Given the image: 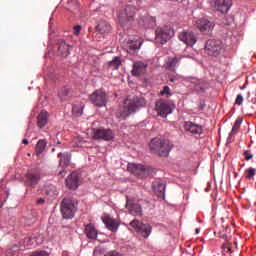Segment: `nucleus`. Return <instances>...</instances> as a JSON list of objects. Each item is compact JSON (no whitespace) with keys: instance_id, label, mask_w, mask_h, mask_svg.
I'll use <instances>...</instances> for the list:
<instances>
[{"instance_id":"f257e3e1","label":"nucleus","mask_w":256,"mask_h":256,"mask_svg":"<svg viewBox=\"0 0 256 256\" xmlns=\"http://www.w3.org/2000/svg\"><path fill=\"white\" fill-rule=\"evenodd\" d=\"M146 105V101L143 97H133L124 100L123 107L119 110V117L126 119L131 114L135 113L139 108H143Z\"/></svg>"},{"instance_id":"f03ea898","label":"nucleus","mask_w":256,"mask_h":256,"mask_svg":"<svg viewBox=\"0 0 256 256\" xmlns=\"http://www.w3.org/2000/svg\"><path fill=\"white\" fill-rule=\"evenodd\" d=\"M172 148L173 144L170 142V140H160L159 138H153L150 142V149L162 157H168Z\"/></svg>"},{"instance_id":"7ed1b4c3","label":"nucleus","mask_w":256,"mask_h":256,"mask_svg":"<svg viewBox=\"0 0 256 256\" xmlns=\"http://www.w3.org/2000/svg\"><path fill=\"white\" fill-rule=\"evenodd\" d=\"M136 13V8L134 6L128 5L122 11L119 12L118 20L119 24L123 28H129L134 21Z\"/></svg>"},{"instance_id":"20e7f679","label":"nucleus","mask_w":256,"mask_h":256,"mask_svg":"<svg viewBox=\"0 0 256 256\" xmlns=\"http://www.w3.org/2000/svg\"><path fill=\"white\" fill-rule=\"evenodd\" d=\"M77 211L75 201L72 198H64L60 205V212L64 219H72Z\"/></svg>"},{"instance_id":"39448f33","label":"nucleus","mask_w":256,"mask_h":256,"mask_svg":"<svg viewBox=\"0 0 256 256\" xmlns=\"http://www.w3.org/2000/svg\"><path fill=\"white\" fill-rule=\"evenodd\" d=\"M128 171L135 174L138 177L145 178L154 174V170L150 166H144L141 164H128Z\"/></svg>"},{"instance_id":"423d86ee","label":"nucleus","mask_w":256,"mask_h":256,"mask_svg":"<svg viewBox=\"0 0 256 256\" xmlns=\"http://www.w3.org/2000/svg\"><path fill=\"white\" fill-rule=\"evenodd\" d=\"M130 226L143 238H149L152 232V226L148 223H143L137 219H134L130 222Z\"/></svg>"},{"instance_id":"0eeeda50","label":"nucleus","mask_w":256,"mask_h":256,"mask_svg":"<svg viewBox=\"0 0 256 256\" xmlns=\"http://www.w3.org/2000/svg\"><path fill=\"white\" fill-rule=\"evenodd\" d=\"M89 100L94 106L98 108H103L107 105L109 97L107 96V93H105V91L96 90L89 96Z\"/></svg>"},{"instance_id":"6e6552de","label":"nucleus","mask_w":256,"mask_h":256,"mask_svg":"<svg viewBox=\"0 0 256 256\" xmlns=\"http://www.w3.org/2000/svg\"><path fill=\"white\" fill-rule=\"evenodd\" d=\"M93 139L104 140V141H113V139H115V132L111 129L94 128L93 129Z\"/></svg>"},{"instance_id":"1a4fd4ad","label":"nucleus","mask_w":256,"mask_h":256,"mask_svg":"<svg viewBox=\"0 0 256 256\" xmlns=\"http://www.w3.org/2000/svg\"><path fill=\"white\" fill-rule=\"evenodd\" d=\"M174 36V31L170 27L156 29V42L160 44L167 43Z\"/></svg>"},{"instance_id":"9d476101","label":"nucleus","mask_w":256,"mask_h":256,"mask_svg":"<svg viewBox=\"0 0 256 256\" xmlns=\"http://www.w3.org/2000/svg\"><path fill=\"white\" fill-rule=\"evenodd\" d=\"M222 50V43L220 40H207L205 45V52L209 56L217 57Z\"/></svg>"},{"instance_id":"9b49d317","label":"nucleus","mask_w":256,"mask_h":256,"mask_svg":"<svg viewBox=\"0 0 256 256\" xmlns=\"http://www.w3.org/2000/svg\"><path fill=\"white\" fill-rule=\"evenodd\" d=\"M195 25L200 30V32L205 35L211 33L215 27V24L207 18H200L196 20Z\"/></svg>"},{"instance_id":"f8f14e48","label":"nucleus","mask_w":256,"mask_h":256,"mask_svg":"<svg viewBox=\"0 0 256 256\" xmlns=\"http://www.w3.org/2000/svg\"><path fill=\"white\" fill-rule=\"evenodd\" d=\"M178 39L187 46H194L197 43V36L190 30H184L178 34Z\"/></svg>"},{"instance_id":"ddd939ff","label":"nucleus","mask_w":256,"mask_h":256,"mask_svg":"<svg viewBox=\"0 0 256 256\" xmlns=\"http://www.w3.org/2000/svg\"><path fill=\"white\" fill-rule=\"evenodd\" d=\"M172 111L173 109L167 101L160 100L156 102V112L158 116L166 118L168 115L172 114Z\"/></svg>"},{"instance_id":"4468645a","label":"nucleus","mask_w":256,"mask_h":256,"mask_svg":"<svg viewBox=\"0 0 256 256\" xmlns=\"http://www.w3.org/2000/svg\"><path fill=\"white\" fill-rule=\"evenodd\" d=\"M66 186L72 191H76L81 184V176L73 172L65 180Z\"/></svg>"},{"instance_id":"2eb2a0df","label":"nucleus","mask_w":256,"mask_h":256,"mask_svg":"<svg viewBox=\"0 0 256 256\" xmlns=\"http://www.w3.org/2000/svg\"><path fill=\"white\" fill-rule=\"evenodd\" d=\"M41 179V174L36 170H30L25 175V184L30 187H35Z\"/></svg>"},{"instance_id":"dca6fc26","label":"nucleus","mask_w":256,"mask_h":256,"mask_svg":"<svg viewBox=\"0 0 256 256\" xmlns=\"http://www.w3.org/2000/svg\"><path fill=\"white\" fill-rule=\"evenodd\" d=\"M102 221L106 228L112 233H116L118 231L120 223L115 218L111 217L110 215H104L102 217Z\"/></svg>"},{"instance_id":"f3484780","label":"nucleus","mask_w":256,"mask_h":256,"mask_svg":"<svg viewBox=\"0 0 256 256\" xmlns=\"http://www.w3.org/2000/svg\"><path fill=\"white\" fill-rule=\"evenodd\" d=\"M184 130L192 135H201L203 133V126L192 121H185Z\"/></svg>"},{"instance_id":"a211bd4d","label":"nucleus","mask_w":256,"mask_h":256,"mask_svg":"<svg viewBox=\"0 0 256 256\" xmlns=\"http://www.w3.org/2000/svg\"><path fill=\"white\" fill-rule=\"evenodd\" d=\"M231 6V0H214V9L222 14H226Z\"/></svg>"},{"instance_id":"6ab92c4d","label":"nucleus","mask_w":256,"mask_h":256,"mask_svg":"<svg viewBox=\"0 0 256 256\" xmlns=\"http://www.w3.org/2000/svg\"><path fill=\"white\" fill-rule=\"evenodd\" d=\"M186 80L190 82L192 85H194L195 91H204L209 87L208 83L203 79H198L196 77H188Z\"/></svg>"},{"instance_id":"aec40b11","label":"nucleus","mask_w":256,"mask_h":256,"mask_svg":"<svg viewBox=\"0 0 256 256\" xmlns=\"http://www.w3.org/2000/svg\"><path fill=\"white\" fill-rule=\"evenodd\" d=\"M148 64L142 61H137L133 64V69L131 71L132 75L139 77L146 73Z\"/></svg>"},{"instance_id":"412c9836","label":"nucleus","mask_w":256,"mask_h":256,"mask_svg":"<svg viewBox=\"0 0 256 256\" xmlns=\"http://www.w3.org/2000/svg\"><path fill=\"white\" fill-rule=\"evenodd\" d=\"M184 57H173L171 59H169V61L167 62V68L170 70V71H173V72H176L177 71V68L180 66V65H183L185 64L184 62Z\"/></svg>"},{"instance_id":"4be33fe9","label":"nucleus","mask_w":256,"mask_h":256,"mask_svg":"<svg viewBox=\"0 0 256 256\" xmlns=\"http://www.w3.org/2000/svg\"><path fill=\"white\" fill-rule=\"evenodd\" d=\"M84 233L90 240H96L98 238V230L93 223L85 225Z\"/></svg>"},{"instance_id":"5701e85b","label":"nucleus","mask_w":256,"mask_h":256,"mask_svg":"<svg viewBox=\"0 0 256 256\" xmlns=\"http://www.w3.org/2000/svg\"><path fill=\"white\" fill-rule=\"evenodd\" d=\"M142 42L140 40H128L124 49L127 53L134 54L140 49Z\"/></svg>"},{"instance_id":"b1692460","label":"nucleus","mask_w":256,"mask_h":256,"mask_svg":"<svg viewBox=\"0 0 256 256\" xmlns=\"http://www.w3.org/2000/svg\"><path fill=\"white\" fill-rule=\"evenodd\" d=\"M126 209H128L130 214L133 216H141L142 215V208L139 204H132L129 201H127Z\"/></svg>"},{"instance_id":"393cba45","label":"nucleus","mask_w":256,"mask_h":256,"mask_svg":"<svg viewBox=\"0 0 256 256\" xmlns=\"http://www.w3.org/2000/svg\"><path fill=\"white\" fill-rule=\"evenodd\" d=\"M49 114L47 111H41L37 118V125L40 129L44 128L48 122Z\"/></svg>"},{"instance_id":"a878e982","label":"nucleus","mask_w":256,"mask_h":256,"mask_svg":"<svg viewBox=\"0 0 256 256\" xmlns=\"http://www.w3.org/2000/svg\"><path fill=\"white\" fill-rule=\"evenodd\" d=\"M58 52L62 57H67L70 54V46L64 42V40H60L58 42Z\"/></svg>"},{"instance_id":"bb28decb","label":"nucleus","mask_w":256,"mask_h":256,"mask_svg":"<svg viewBox=\"0 0 256 256\" xmlns=\"http://www.w3.org/2000/svg\"><path fill=\"white\" fill-rule=\"evenodd\" d=\"M97 31L101 34L111 32V24L107 21H100L96 27Z\"/></svg>"},{"instance_id":"cd10ccee","label":"nucleus","mask_w":256,"mask_h":256,"mask_svg":"<svg viewBox=\"0 0 256 256\" xmlns=\"http://www.w3.org/2000/svg\"><path fill=\"white\" fill-rule=\"evenodd\" d=\"M153 187L158 197H164L166 189V185L164 183L158 182L154 184Z\"/></svg>"},{"instance_id":"c85d7f7f","label":"nucleus","mask_w":256,"mask_h":256,"mask_svg":"<svg viewBox=\"0 0 256 256\" xmlns=\"http://www.w3.org/2000/svg\"><path fill=\"white\" fill-rule=\"evenodd\" d=\"M58 158H60V166L62 167H67L70 164L71 160V155L66 153V154H58Z\"/></svg>"},{"instance_id":"c756f323","label":"nucleus","mask_w":256,"mask_h":256,"mask_svg":"<svg viewBox=\"0 0 256 256\" xmlns=\"http://www.w3.org/2000/svg\"><path fill=\"white\" fill-rule=\"evenodd\" d=\"M85 106L83 104H75L72 106V114L76 117H80L83 115V110Z\"/></svg>"},{"instance_id":"7c9ffc66","label":"nucleus","mask_w":256,"mask_h":256,"mask_svg":"<svg viewBox=\"0 0 256 256\" xmlns=\"http://www.w3.org/2000/svg\"><path fill=\"white\" fill-rule=\"evenodd\" d=\"M47 146L46 140H39V142L36 144L35 153L37 156L41 155L45 148Z\"/></svg>"},{"instance_id":"2f4dec72","label":"nucleus","mask_w":256,"mask_h":256,"mask_svg":"<svg viewBox=\"0 0 256 256\" xmlns=\"http://www.w3.org/2000/svg\"><path fill=\"white\" fill-rule=\"evenodd\" d=\"M70 95V89L67 87H62L60 91H58V98L62 101H67L68 97Z\"/></svg>"},{"instance_id":"473e14b6","label":"nucleus","mask_w":256,"mask_h":256,"mask_svg":"<svg viewBox=\"0 0 256 256\" xmlns=\"http://www.w3.org/2000/svg\"><path fill=\"white\" fill-rule=\"evenodd\" d=\"M241 123H242V119L241 118H237L235 120V123L232 127V131L230 132L229 134V139H231L232 137H234V135L237 133V131L239 130L240 126H241Z\"/></svg>"},{"instance_id":"72a5a7b5","label":"nucleus","mask_w":256,"mask_h":256,"mask_svg":"<svg viewBox=\"0 0 256 256\" xmlns=\"http://www.w3.org/2000/svg\"><path fill=\"white\" fill-rule=\"evenodd\" d=\"M120 65H121L120 57H115L112 61L108 63L109 68L112 70H117Z\"/></svg>"},{"instance_id":"f704fd0d","label":"nucleus","mask_w":256,"mask_h":256,"mask_svg":"<svg viewBox=\"0 0 256 256\" xmlns=\"http://www.w3.org/2000/svg\"><path fill=\"white\" fill-rule=\"evenodd\" d=\"M256 175V169L254 168H249L245 172V176L248 179H252Z\"/></svg>"},{"instance_id":"c9c22d12","label":"nucleus","mask_w":256,"mask_h":256,"mask_svg":"<svg viewBox=\"0 0 256 256\" xmlns=\"http://www.w3.org/2000/svg\"><path fill=\"white\" fill-rule=\"evenodd\" d=\"M147 22L149 23L148 26L150 28H154L156 26V17H153V16L147 17Z\"/></svg>"},{"instance_id":"e433bc0d","label":"nucleus","mask_w":256,"mask_h":256,"mask_svg":"<svg viewBox=\"0 0 256 256\" xmlns=\"http://www.w3.org/2000/svg\"><path fill=\"white\" fill-rule=\"evenodd\" d=\"M46 193H47V195L54 197V195H57V190L54 186H50L46 189Z\"/></svg>"},{"instance_id":"4c0bfd02","label":"nucleus","mask_w":256,"mask_h":256,"mask_svg":"<svg viewBox=\"0 0 256 256\" xmlns=\"http://www.w3.org/2000/svg\"><path fill=\"white\" fill-rule=\"evenodd\" d=\"M30 256H49V254L45 250H37Z\"/></svg>"},{"instance_id":"58836bf2","label":"nucleus","mask_w":256,"mask_h":256,"mask_svg":"<svg viewBox=\"0 0 256 256\" xmlns=\"http://www.w3.org/2000/svg\"><path fill=\"white\" fill-rule=\"evenodd\" d=\"M243 104V96L238 94L235 99V105L241 106Z\"/></svg>"},{"instance_id":"ea45409f","label":"nucleus","mask_w":256,"mask_h":256,"mask_svg":"<svg viewBox=\"0 0 256 256\" xmlns=\"http://www.w3.org/2000/svg\"><path fill=\"white\" fill-rule=\"evenodd\" d=\"M160 95H162V96L170 95V87L169 86H164L162 91H160Z\"/></svg>"},{"instance_id":"a19ab883","label":"nucleus","mask_w":256,"mask_h":256,"mask_svg":"<svg viewBox=\"0 0 256 256\" xmlns=\"http://www.w3.org/2000/svg\"><path fill=\"white\" fill-rule=\"evenodd\" d=\"M104 256H124V255L117 252L116 250H110V252L106 253Z\"/></svg>"},{"instance_id":"79ce46f5","label":"nucleus","mask_w":256,"mask_h":256,"mask_svg":"<svg viewBox=\"0 0 256 256\" xmlns=\"http://www.w3.org/2000/svg\"><path fill=\"white\" fill-rule=\"evenodd\" d=\"M81 29H82V26L81 25H75L74 27H73V33H74V35H79L80 34V32H81Z\"/></svg>"},{"instance_id":"37998d69","label":"nucleus","mask_w":256,"mask_h":256,"mask_svg":"<svg viewBox=\"0 0 256 256\" xmlns=\"http://www.w3.org/2000/svg\"><path fill=\"white\" fill-rule=\"evenodd\" d=\"M244 156H245V158H246L247 161H249V160H251V159L253 158V155L250 154L248 151H246V152L244 153Z\"/></svg>"},{"instance_id":"c03bdc74","label":"nucleus","mask_w":256,"mask_h":256,"mask_svg":"<svg viewBox=\"0 0 256 256\" xmlns=\"http://www.w3.org/2000/svg\"><path fill=\"white\" fill-rule=\"evenodd\" d=\"M44 204H45V199L44 198L38 199L37 205L41 206V205H44Z\"/></svg>"},{"instance_id":"a18cd8bd","label":"nucleus","mask_w":256,"mask_h":256,"mask_svg":"<svg viewBox=\"0 0 256 256\" xmlns=\"http://www.w3.org/2000/svg\"><path fill=\"white\" fill-rule=\"evenodd\" d=\"M176 80H178V77H176V76H170V77H169V81H170V82H174V81H176Z\"/></svg>"},{"instance_id":"49530a36","label":"nucleus","mask_w":256,"mask_h":256,"mask_svg":"<svg viewBox=\"0 0 256 256\" xmlns=\"http://www.w3.org/2000/svg\"><path fill=\"white\" fill-rule=\"evenodd\" d=\"M22 143L24 144V145H28V140H26V138L22 141Z\"/></svg>"},{"instance_id":"de8ad7c7","label":"nucleus","mask_w":256,"mask_h":256,"mask_svg":"<svg viewBox=\"0 0 256 256\" xmlns=\"http://www.w3.org/2000/svg\"><path fill=\"white\" fill-rule=\"evenodd\" d=\"M199 233H200V229L196 228V234H199Z\"/></svg>"},{"instance_id":"09e8293b","label":"nucleus","mask_w":256,"mask_h":256,"mask_svg":"<svg viewBox=\"0 0 256 256\" xmlns=\"http://www.w3.org/2000/svg\"><path fill=\"white\" fill-rule=\"evenodd\" d=\"M63 173H65V171H60V175H63Z\"/></svg>"},{"instance_id":"8fccbe9b","label":"nucleus","mask_w":256,"mask_h":256,"mask_svg":"<svg viewBox=\"0 0 256 256\" xmlns=\"http://www.w3.org/2000/svg\"><path fill=\"white\" fill-rule=\"evenodd\" d=\"M1 207H3V203H2V202H0V208H1Z\"/></svg>"}]
</instances>
